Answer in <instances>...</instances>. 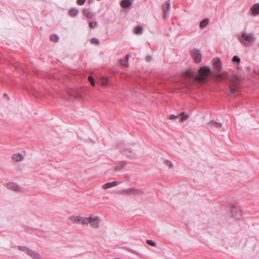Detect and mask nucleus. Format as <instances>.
Returning a JSON list of instances; mask_svg holds the SVG:
<instances>
[{
  "instance_id": "34",
  "label": "nucleus",
  "mask_w": 259,
  "mask_h": 259,
  "mask_svg": "<svg viewBox=\"0 0 259 259\" xmlns=\"http://www.w3.org/2000/svg\"><path fill=\"white\" fill-rule=\"evenodd\" d=\"M19 249L20 250H22L23 251L25 252L26 253V250H31L30 249L27 248L25 246H19Z\"/></svg>"
},
{
  "instance_id": "7",
  "label": "nucleus",
  "mask_w": 259,
  "mask_h": 259,
  "mask_svg": "<svg viewBox=\"0 0 259 259\" xmlns=\"http://www.w3.org/2000/svg\"><path fill=\"white\" fill-rule=\"evenodd\" d=\"M179 121L180 122H183L184 120L187 119L189 117V115L186 114L184 112H182L179 115H171L169 116V119L170 120H174L177 118L180 117Z\"/></svg>"
},
{
  "instance_id": "10",
  "label": "nucleus",
  "mask_w": 259,
  "mask_h": 259,
  "mask_svg": "<svg viewBox=\"0 0 259 259\" xmlns=\"http://www.w3.org/2000/svg\"><path fill=\"white\" fill-rule=\"evenodd\" d=\"M85 218L80 216H71L69 218V220L72 223L83 224Z\"/></svg>"
},
{
  "instance_id": "6",
  "label": "nucleus",
  "mask_w": 259,
  "mask_h": 259,
  "mask_svg": "<svg viewBox=\"0 0 259 259\" xmlns=\"http://www.w3.org/2000/svg\"><path fill=\"white\" fill-rule=\"evenodd\" d=\"M191 56L196 63H199L201 61V54L199 50L196 48L191 51Z\"/></svg>"
},
{
  "instance_id": "23",
  "label": "nucleus",
  "mask_w": 259,
  "mask_h": 259,
  "mask_svg": "<svg viewBox=\"0 0 259 259\" xmlns=\"http://www.w3.org/2000/svg\"><path fill=\"white\" fill-rule=\"evenodd\" d=\"M208 23L209 19L207 18L204 19L200 23L199 27L203 29L208 25Z\"/></svg>"
},
{
  "instance_id": "5",
  "label": "nucleus",
  "mask_w": 259,
  "mask_h": 259,
  "mask_svg": "<svg viewBox=\"0 0 259 259\" xmlns=\"http://www.w3.org/2000/svg\"><path fill=\"white\" fill-rule=\"evenodd\" d=\"M254 36L251 33H243L241 37L239 38L240 42L242 43L244 46H247V44L244 42L243 39L246 40L248 42H251L253 40Z\"/></svg>"
},
{
  "instance_id": "40",
  "label": "nucleus",
  "mask_w": 259,
  "mask_h": 259,
  "mask_svg": "<svg viewBox=\"0 0 259 259\" xmlns=\"http://www.w3.org/2000/svg\"><path fill=\"white\" fill-rule=\"evenodd\" d=\"M4 95L5 97H7L8 99H9V97H8V96L6 94H4Z\"/></svg>"
},
{
  "instance_id": "29",
  "label": "nucleus",
  "mask_w": 259,
  "mask_h": 259,
  "mask_svg": "<svg viewBox=\"0 0 259 259\" xmlns=\"http://www.w3.org/2000/svg\"><path fill=\"white\" fill-rule=\"evenodd\" d=\"M97 22H90L89 26L92 28H95L97 26Z\"/></svg>"
},
{
  "instance_id": "35",
  "label": "nucleus",
  "mask_w": 259,
  "mask_h": 259,
  "mask_svg": "<svg viewBox=\"0 0 259 259\" xmlns=\"http://www.w3.org/2000/svg\"><path fill=\"white\" fill-rule=\"evenodd\" d=\"M111 184L112 185V187H113L116 186L118 185L119 184H120V182H119L117 181H113V182H111Z\"/></svg>"
},
{
  "instance_id": "13",
  "label": "nucleus",
  "mask_w": 259,
  "mask_h": 259,
  "mask_svg": "<svg viewBox=\"0 0 259 259\" xmlns=\"http://www.w3.org/2000/svg\"><path fill=\"white\" fill-rule=\"evenodd\" d=\"M121 152L124 155L129 158L132 159H135L136 158V154L130 150L123 149Z\"/></svg>"
},
{
  "instance_id": "27",
  "label": "nucleus",
  "mask_w": 259,
  "mask_h": 259,
  "mask_svg": "<svg viewBox=\"0 0 259 259\" xmlns=\"http://www.w3.org/2000/svg\"><path fill=\"white\" fill-rule=\"evenodd\" d=\"M112 185L111 184V182L110 183H107L106 184H104L103 186H102V188L103 189H109V188H112Z\"/></svg>"
},
{
  "instance_id": "28",
  "label": "nucleus",
  "mask_w": 259,
  "mask_h": 259,
  "mask_svg": "<svg viewBox=\"0 0 259 259\" xmlns=\"http://www.w3.org/2000/svg\"><path fill=\"white\" fill-rule=\"evenodd\" d=\"M120 61V63L121 64V65L124 67H127L128 66V62H126V61H125V60H123V59H120L119 60Z\"/></svg>"
},
{
  "instance_id": "38",
  "label": "nucleus",
  "mask_w": 259,
  "mask_h": 259,
  "mask_svg": "<svg viewBox=\"0 0 259 259\" xmlns=\"http://www.w3.org/2000/svg\"><path fill=\"white\" fill-rule=\"evenodd\" d=\"M129 57H130V55L129 54H127L125 56V60L126 61V62H128V60L129 59Z\"/></svg>"
},
{
  "instance_id": "18",
  "label": "nucleus",
  "mask_w": 259,
  "mask_h": 259,
  "mask_svg": "<svg viewBox=\"0 0 259 259\" xmlns=\"http://www.w3.org/2000/svg\"><path fill=\"white\" fill-rule=\"evenodd\" d=\"M251 12L253 15L259 14V3L256 4L251 8Z\"/></svg>"
},
{
  "instance_id": "16",
  "label": "nucleus",
  "mask_w": 259,
  "mask_h": 259,
  "mask_svg": "<svg viewBox=\"0 0 259 259\" xmlns=\"http://www.w3.org/2000/svg\"><path fill=\"white\" fill-rule=\"evenodd\" d=\"M212 76L217 80H219L221 79L224 80H229L228 77L225 76L224 73L223 72H219L218 73L213 74H212Z\"/></svg>"
},
{
  "instance_id": "3",
  "label": "nucleus",
  "mask_w": 259,
  "mask_h": 259,
  "mask_svg": "<svg viewBox=\"0 0 259 259\" xmlns=\"http://www.w3.org/2000/svg\"><path fill=\"white\" fill-rule=\"evenodd\" d=\"M200 75H196L195 77V80L198 82H205L206 77L204 76L210 73V70L207 66H203L199 69Z\"/></svg>"
},
{
  "instance_id": "32",
  "label": "nucleus",
  "mask_w": 259,
  "mask_h": 259,
  "mask_svg": "<svg viewBox=\"0 0 259 259\" xmlns=\"http://www.w3.org/2000/svg\"><path fill=\"white\" fill-rule=\"evenodd\" d=\"M240 61V58L238 56H234L233 59H232V61L233 62L239 63Z\"/></svg>"
},
{
  "instance_id": "2",
  "label": "nucleus",
  "mask_w": 259,
  "mask_h": 259,
  "mask_svg": "<svg viewBox=\"0 0 259 259\" xmlns=\"http://www.w3.org/2000/svg\"><path fill=\"white\" fill-rule=\"evenodd\" d=\"M101 219L99 217L91 215L87 217L84 220L83 225H90V226L94 229H98L99 227V223Z\"/></svg>"
},
{
  "instance_id": "25",
  "label": "nucleus",
  "mask_w": 259,
  "mask_h": 259,
  "mask_svg": "<svg viewBox=\"0 0 259 259\" xmlns=\"http://www.w3.org/2000/svg\"><path fill=\"white\" fill-rule=\"evenodd\" d=\"M50 39L52 41L57 42L59 39V37L57 35L52 34L50 36Z\"/></svg>"
},
{
  "instance_id": "21",
  "label": "nucleus",
  "mask_w": 259,
  "mask_h": 259,
  "mask_svg": "<svg viewBox=\"0 0 259 259\" xmlns=\"http://www.w3.org/2000/svg\"><path fill=\"white\" fill-rule=\"evenodd\" d=\"M143 29L141 26H137L134 28V32L136 34L140 35L143 33Z\"/></svg>"
},
{
  "instance_id": "30",
  "label": "nucleus",
  "mask_w": 259,
  "mask_h": 259,
  "mask_svg": "<svg viewBox=\"0 0 259 259\" xmlns=\"http://www.w3.org/2000/svg\"><path fill=\"white\" fill-rule=\"evenodd\" d=\"M146 242L148 244L152 246H156V243L154 242V241L152 240H150V239H148L146 241Z\"/></svg>"
},
{
  "instance_id": "19",
  "label": "nucleus",
  "mask_w": 259,
  "mask_h": 259,
  "mask_svg": "<svg viewBox=\"0 0 259 259\" xmlns=\"http://www.w3.org/2000/svg\"><path fill=\"white\" fill-rule=\"evenodd\" d=\"M131 4L132 2L130 0H122L120 2V5L123 8L129 7Z\"/></svg>"
},
{
  "instance_id": "11",
  "label": "nucleus",
  "mask_w": 259,
  "mask_h": 259,
  "mask_svg": "<svg viewBox=\"0 0 259 259\" xmlns=\"http://www.w3.org/2000/svg\"><path fill=\"white\" fill-rule=\"evenodd\" d=\"M26 254L33 259H44L42 256L38 252L32 250H26Z\"/></svg>"
},
{
  "instance_id": "24",
  "label": "nucleus",
  "mask_w": 259,
  "mask_h": 259,
  "mask_svg": "<svg viewBox=\"0 0 259 259\" xmlns=\"http://www.w3.org/2000/svg\"><path fill=\"white\" fill-rule=\"evenodd\" d=\"M100 84L103 87H106L108 85V80L107 78L103 77L101 79Z\"/></svg>"
},
{
  "instance_id": "33",
  "label": "nucleus",
  "mask_w": 259,
  "mask_h": 259,
  "mask_svg": "<svg viewBox=\"0 0 259 259\" xmlns=\"http://www.w3.org/2000/svg\"><path fill=\"white\" fill-rule=\"evenodd\" d=\"M165 164L167 165L169 167H173V164H172V163L168 160H166L165 161Z\"/></svg>"
},
{
  "instance_id": "4",
  "label": "nucleus",
  "mask_w": 259,
  "mask_h": 259,
  "mask_svg": "<svg viewBox=\"0 0 259 259\" xmlns=\"http://www.w3.org/2000/svg\"><path fill=\"white\" fill-rule=\"evenodd\" d=\"M232 85L230 87L229 96L231 97L235 96L236 94L239 92V81L237 78L231 79Z\"/></svg>"
},
{
  "instance_id": "8",
  "label": "nucleus",
  "mask_w": 259,
  "mask_h": 259,
  "mask_svg": "<svg viewBox=\"0 0 259 259\" xmlns=\"http://www.w3.org/2000/svg\"><path fill=\"white\" fill-rule=\"evenodd\" d=\"M6 187L10 190L17 192H21L22 190V188L20 186L14 183H9L7 184Z\"/></svg>"
},
{
  "instance_id": "9",
  "label": "nucleus",
  "mask_w": 259,
  "mask_h": 259,
  "mask_svg": "<svg viewBox=\"0 0 259 259\" xmlns=\"http://www.w3.org/2000/svg\"><path fill=\"white\" fill-rule=\"evenodd\" d=\"M232 215L237 219H240L242 217V212L239 207L234 206L231 210Z\"/></svg>"
},
{
  "instance_id": "39",
  "label": "nucleus",
  "mask_w": 259,
  "mask_h": 259,
  "mask_svg": "<svg viewBox=\"0 0 259 259\" xmlns=\"http://www.w3.org/2000/svg\"><path fill=\"white\" fill-rule=\"evenodd\" d=\"M121 168H122V167H116L115 168V170H119V169H120Z\"/></svg>"
},
{
  "instance_id": "20",
  "label": "nucleus",
  "mask_w": 259,
  "mask_h": 259,
  "mask_svg": "<svg viewBox=\"0 0 259 259\" xmlns=\"http://www.w3.org/2000/svg\"><path fill=\"white\" fill-rule=\"evenodd\" d=\"M83 14L89 18H92L94 15L93 13L89 9H83Z\"/></svg>"
},
{
  "instance_id": "31",
  "label": "nucleus",
  "mask_w": 259,
  "mask_h": 259,
  "mask_svg": "<svg viewBox=\"0 0 259 259\" xmlns=\"http://www.w3.org/2000/svg\"><path fill=\"white\" fill-rule=\"evenodd\" d=\"M88 80L90 82L92 85L94 86L95 84V82L94 78L92 76H89L88 77Z\"/></svg>"
},
{
  "instance_id": "17",
  "label": "nucleus",
  "mask_w": 259,
  "mask_h": 259,
  "mask_svg": "<svg viewBox=\"0 0 259 259\" xmlns=\"http://www.w3.org/2000/svg\"><path fill=\"white\" fill-rule=\"evenodd\" d=\"M12 159L16 162L20 161L23 160L24 156L20 153H15L12 155Z\"/></svg>"
},
{
  "instance_id": "36",
  "label": "nucleus",
  "mask_w": 259,
  "mask_h": 259,
  "mask_svg": "<svg viewBox=\"0 0 259 259\" xmlns=\"http://www.w3.org/2000/svg\"><path fill=\"white\" fill-rule=\"evenodd\" d=\"M86 0H77V4L78 5H82L85 2Z\"/></svg>"
},
{
  "instance_id": "22",
  "label": "nucleus",
  "mask_w": 259,
  "mask_h": 259,
  "mask_svg": "<svg viewBox=\"0 0 259 259\" xmlns=\"http://www.w3.org/2000/svg\"><path fill=\"white\" fill-rule=\"evenodd\" d=\"M78 14V10L76 8L71 9L69 12L68 14L71 17H74Z\"/></svg>"
},
{
  "instance_id": "37",
  "label": "nucleus",
  "mask_w": 259,
  "mask_h": 259,
  "mask_svg": "<svg viewBox=\"0 0 259 259\" xmlns=\"http://www.w3.org/2000/svg\"><path fill=\"white\" fill-rule=\"evenodd\" d=\"M152 60V57H151V56H147V57H146V60L147 62H150V61H151Z\"/></svg>"
},
{
  "instance_id": "26",
  "label": "nucleus",
  "mask_w": 259,
  "mask_h": 259,
  "mask_svg": "<svg viewBox=\"0 0 259 259\" xmlns=\"http://www.w3.org/2000/svg\"><path fill=\"white\" fill-rule=\"evenodd\" d=\"M90 41L92 44H95L96 45H98L100 42L98 39L95 37L91 38Z\"/></svg>"
},
{
  "instance_id": "14",
  "label": "nucleus",
  "mask_w": 259,
  "mask_h": 259,
  "mask_svg": "<svg viewBox=\"0 0 259 259\" xmlns=\"http://www.w3.org/2000/svg\"><path fill=\"white\" fill-rule=\"evenodd\" d=\"M170 4L169 1L166 2L162 6V9L163 12V16L164 18H166L167 15L170 10Z\"/></svg>"
},
{
  "instance_id": "1",
  "label": "nucleus",
  "mask_w": 259,
  "mask_h": 259,
  "mask_svg": "<svg viewBox=\"0 0 259 259\" xmlns=\"http://www.w3.org/2000/svg\"><path fill=\"white\" fill-rule=\"evenodd\" d=\"M117 194L121 195H132L134 196H139L143 195L144 191L142 189L132 187L122 190H118L115 192Z\"/></svg>"
},
{
  "instance_id": "15",
  "label": "nucleus",
  "mask_w": 259,
  "mask_h": 259,
  "mask_svg": "<svg viewBox=\"0 0 259 259\" xmlns=\"http://www.w3.org/2000/svg\"><path fill=\"white\" fill-rule=\"evenodd\" d=\"M207 127L209 130H212V127H219L221 128L222 126V124L220 122H217L214 120L211 121L210 122L207 123Z\"/></svg>"
},
{
  "instance_id": "12",
  "label": "nucleus",
  "mask_w": 259,
  "mask_h": 259,
  "mask_svg": "<svg viewBox=\"0 0 259 259\" xmlns=\"http://www.w3.org/2000/svg\"><path fill=\"white\" fill-rule=\"evenodd\" d=\"M212 65L219 72L222 69L221 61L219 58H215L212 60Z\"/></svg>"
}]
</instances>
